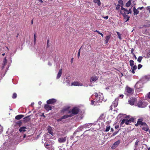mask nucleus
Wrapping results in <instances>:
<instances>
[{
  "instance_id": "nucleus-1",
  "label": "nucleus",
  "mask_w": 150,
  "mask_h": 150,
  "mask_svg": "<svg viewBox=\"0 0 150 150\" xmlns=\"http://www.w3.org/2000/svg\"><path fill=\"white\" fill-rule=\"evenodd\" d=\"M95 96V98L94 99V100H95V105H97V103H100L102 102L103 101V96L101 94V95H98L97 93L95 92L94 93Z\"/></svg>"
},
{
  "instance_id": "nucleus-2",
  "label": "nucleus",
  "mask_w": 150,
  "mask_h": 150,
  "mask_svg": "<svg viewBox=\"0 0 150 150\" xmlns=\"http://www.w3.org/2000/svg\"><path fill=\"white\" fill-rule=\"evenodd\" d=\"M144 79H142L140 80L136 84L135 86V88L137 90L143 87Z\"/></svg>"
},
{
  "instance_id": "nucleus-3",
  "label": "nucleus",
  "mask_w": 150,
  "mask_h": 150,
  "mask_svg": "<svg viewBox=\"0 0 150 150\" xmlns=\"http://www.w3.org/2000/svg\"><path fill=\"white\" fill-rule=\"evenodd\" d=\"M125 91L127 93V95H131L133 93L134 90L133 88L127 86L125 88Z\"/></svg>"
},
{
  "instance_id": "nucleus-4",
  "label": "nucleus",
  "mask_w": 150,
  "mask_h": 150,
  "mask_svg": "<svg viewBox=\"0 0 150 150\" xmlns=\"http://www.w3.org/2000/svg\"><path fill=\"white\" fill-rule=\"evenodd\" d=\"M79 111V109L77 107H74L71 109V114L73 116L77 114Z\"/></svg>"
},
{
  "instance_id": "nucleus-5",
  "label": "nucleus",
  "mask_w": 150,
  "mask_h": 150,
  "mask_svg": "<svg viewBox=\"0 0 150 150\" xmlns=\"http://www.w3.org/2000/svg\"><path fill=\"white\" fill-rule=\"evenodd\" d=\"M56 102V100L54 98L49 99L47 101V103L48 104H53Z\"/></svg>"
},
{
  "instance_id": "nucleus-6",
  "label": "nucleus",
  "mask_w": 150,
  "mask_h": 150,
  "mask_svg": "<svg viewBox=\"0 0 150 150\" xmlns=\"http://www.w3.org/2000/svg\"><path fill=\"white\" fill-rule=\"evenodd\" d=\"M120 143V141L118 140L116 142H115L112 145L111 147V148L112 149H114L118 146Z\"/></svg>"
},
{
  "instance_id": "nucleus-7",
  "label": "nucleus",
  "mask_w": 150,
  "mask_h": 150,
  "mask_svg": "<svg viewBox=\"0 0 150 150\" xmlns=\"http://www.w3.org/2000/svg\"><path fill=\"white\" fill-rule=\"evenodd\" d=\"M134 118L133 117H132L129 120H127L126 119V122H125V123L127 125H129L130 123H131L132 122H134Z\"/></svg>"
},
{
  "instance_id": "nucleus-8",
  "label": "nucleus",
  "mask_w": 150,
  "mask_h": 150,
  "mask_svg": "<svg viewBox=\"0 0 150 150\" xmlns=\"http://www.w3.org/2000/svg\"><path fill=\"white\" fill-rule=\"evenodd\" d=\"M83 85L82 84L78 81H74L71 84V86H81Z\"/></svg>"
},
{
  "instance_id": "nucleus-9",
  "label": "nucleus",
  "mask_w": 150,
  "mask_h": 150,
  "mask_svg": "<svg viewBox=\"0 0 150 150\" xmlns=\"http://www.w3.org/2000/svg\"><path fill=\"white\" fill-rule=\"evenodd\" d=\"M67 140L66 137H64L59 138L58 139V141L59 143H61L65 142Z\"/></svg>"
},
{
  "instance_id": "nucleus-10",
  "label": "nucleus",
  "mask_w": 150,
  "mask_h": 150,
  "mask_svg": "<svg viewBox=\"0 0 150 150\" xmlns=\"http://www.w3.org/2000/svg\"><path fill=\"white\" fill-rule=\"evenodd\" d=\"M137 105L139 107L143 108L145 107L144 104L141 100L139 101L137 103Z\"/></svg>"
},
{
  "instance_id": "nucleus-11",
  "label": "nucleus",
  "mask_w": 150,
  "mask_h": 150,
  "mask_svg": "<svg viewBox=\"0 0 150 150\" xmlns=\"http://www.w3.org/2000/svg\"><path fill=\"white\" fill-rule=\"evenodd\" d=\"M144 123H145V122H142L141 120L139 119L138 120L137 124L135 125L136 127L140 125L143 126Z\"/></svg>"
},
{
  "instance_id": "nucleus-12",
  "label": "nucleus",
  "mask_w": 150,
  "mask_h": 150,
  "mask_svg": "<svg viewBox=\"0 0 150 150\" xmlns=\"http://www.w3.org/2000/svg\"><path fill=\"white\" fill-rule=\"evenodd\" d=\"M70 108V107L69 106H67L64 107L61 110V112L64 113L66 112V111H68Z\"/></svg>"
},
{
  "instance_id": "nucleus-13",
  "label": "nucleus",
  "mask_w": 150,
  "mask_h": 150,
  "mask_svg": "<svg viewBox=\"0 0 150 150\" xmlns=\"http://www.w3.org/2000/svg\"><path fill=\"white\" fill-rule=\"evenodd\" d=\"M52 127L50 126H49L47 128L48 132L52 136L54 135V133L52 132Z\"/></svg>"
},
{
  "instance_id": "nucleus-14",
  "label": "nucleus",
  "mask_w": 150,
  "mask_h": 150,
  "mask_svg": "<svg viewBox=\"0 0 150 150\" xmlns=\"http://www.w3.org/2000/svg\"><path fill=\"white\" fill-rule=\"evenodd\" d=\"M118 105V103L116 99H115L114 101L112 103V105L111 106V109L112 110V107H113L114 108H115Z\"/></svg>"
},
{
  "instance_id": "nucleus-15",
  "label": "nucleus",
  "mask_w": 150,
  "mask_h": 150,
  "mask_svg": "<svg viewBox=\"0 0 150 150\" xmlns=\"http://www.w3.org/2000/svg\"><path fill=\"white\" fill-rule=\"evenodd\" d=\"M45 109L47 111H49L52 110V107L47 103L44 106Z\"/></svg>"
},
{
  "instance_id": "nucleus-16",
  "label": "nucleus",
  "mask_w": 150,
  "mask_h": 150,
  "mask_svg": "<svg viewBox=\"0 0 150 150\" xmlns=\"http://www.w3.org/2000/svg\"><path fill=\"white\" fill-rule=\"evenodd\" d=\"M73 116V115L70 114L69 115H66L61 117L59 119L60 120H61L62 119H65L69 117H70Z\"/></svg>"
},
{
  "instance_id": "nucleus-17",
  "label": "nucleus",
  "mask_w": 150,
  "mask_h": 150,
  "mask_svg": "<svg viewBox=\"0 0 150 150\" xmlns=\"http://www.w3.org/2000/svg\"><path fill=\"white\" fill-rule=\"evenodd\" d=\"M135 100V99L134 98H130L129 99L128 102L130 105H133L134 103Z\"/></svg>"
},
{
  "instance_id": "nucleus-18",
  "label": "nucleus",
  "mask_w": 150,
  "mask_h": 150,
  "mask_svg": "<svg viewBox=\"0 0 150 150\" xmlns=\"http://www.w3.org/2000/svg\"><path fill=\"white\" fill-rule=\"evenodd\" d=\"M142 129L143 130L146 131H147L149 130V127L146 123H144V125H143V127H142Z\"/></svg>"
},
{
  "instance_id": "nucleus-19",
  "label": "nucleus",
  "mask_w": 150,
  "mask_h": 150,
  "mask_svg": "<svg viewBox=\"0 0 150 150\" xmlns=\"http://www.w3.org/2000/svg\"><path fill=\"white\" fill-rule=\"evenodd\" d=\"M120 13H121L122 14L123 16V17L125 18H126V20L125 22H127L129 20V18H130V17L128 16V15H127V14H125V12H124V13H122L121 12H120Z\"/></svg>"
},
{
  "instance_id": "nucleus-20",
  "label": "nucleus",
  "mask_w": 150,
  "mask_h": 150,
  "mask_svg": "<svg viewBox=\"0 0 150 150\" xmlns=\"http://www.w3.org/2000/svg\"><path fill=\"white\" fill-rule=\"evenodd\" d=\"M30 115H29L23 118V121L25 122H27L30 121Z\"/></svg>"
},
{
  "instance_id": "nucleus-21",
  "label": "nucleus",
  "mask_w": 150,
  "mask_h": 150,
  "mask_svg": "<svg viewBox=\"0 0 150 150\" xmlns=\"http://www.w3.org/2000/svg\"><path fill=\"white\" fill-rule=\"evenodd\" d=\"M98 79V78L96 76H92L90 79V82H92L93 81H96Z\"/></svg>"
},
{
  "instance_id": "nucleus-22",
  "label": "nucleus",
  "mask_w": 150,
  "mask_h": 150,
  "mask_svg": "<svg viewBox=\"0 0 150 150\" xmlns=\"http://www.w3.org/2000/svg\"><path fill=\"white\" fill-rule=\"evenodd\" d=\"M24 115H16L15 117V118L17 120H19L21 119L22 118L24 117Z\"/></svg>"
},
{
  "instance_id": "nucleus-23",
  "label": "nucleus",
  "mask_w": 150,
  "mask_h": 150,
  "mask_svg": "<svg viewBox=\"0 0 150 150\" xmlns=\"http://www.w3.org/2000/svg\"><path fill=\"white\" fill-rule=\"evenodd\" d=\"M138 9H136L135 6L133 7V14L134 15H137L139 13V11L138 10Z\"/></svg>"
},
{
  "instance_id": "nucleus-24",
  "label": "nucleus",
  "mask_w": 150,
  "mask_h": 150,
  "mask_svg": "<svg viewBox=\"0 0 150 150\" xmlns=\"http://www.w3.org/2000/svg\"><path fill=\"white\" fill-rule=\"evenodd\" d=\"M62 74V69H60L57 74V79H59L61 76Z\"/></svg>"
},
{
  "instance_id": "nucleus-25",
  "label": "nucleus",
  "mask_w": 150,
  "mask_h": 150,
  "mask_svg": "<svg viewBox=\"0 0 150 150\" xmlns=\"http://www.w3.org/2000/svg\"><path fill=\"white\" fill-rule=\"evenodd\" d=\"M110 36H111L110 35H107L105 37V43L106 44H107L110 38Z\"/></svg>"
},
{
  "instance_id": "nucleus-26",
  "label": "nucleus",
  "mask_w": 150,
  "mask_h": 150,
  "mask_svg": "<svg viewBox=\"0 0 150 150\" xmlns=\"http://www.w3.org/2000/svg\"><path fill=\"white\" fill-rule=\"evenodd\" d=\"M27 129V128L26 127H21L19 129V131L20 132H24L26 131L25 129Z\"/></svg>"
},
{
  "instance_id": "nucleus-27",
  "label": "nucleus",
  "mask_w": 150,
  "mask_h": 150,
  "mask_svg": "<svg viewBox=\"0 0 150 150\" xmlns=\"http://www.w3.org/2000/svg\"><path fill=\"white\" fill-rule=\"evenodd\" d=\"M132 68V69L131 72L132 73L134 74L135 73L134 70L137 69V66L136 65H134Z\"/></svg>"
},
{
  "instance_id": "nucleus-28",
  "label": "nucleus",
  "mask_w": 150,
  "mask_h": 150,
  "mask_svg": "<svg viewBox=\"0 0 150 150\" xmlns=\"http://www.w3.org/2000/svg\"><path fill=\"white\" fill-rule=\"evenodd\" d=\"M140 141L139 139H137L135 143L134 147L135 148H137V146L139 144Z\"/></svg>"
},
{
  "instance_id": "nucleus-29",
  "label": "nucleus",
  "mask_w": 150,
  "mask_h": 150,
  "mask_svg": "<svg viewBox=\"0 0 150 150\" xmlns=\"http://www.w3.org/2000/svg\"><path fill=\"white\" fill-rule=\"evenodd\" d=\"M94 2L95 3L97 4L99 6H100L101 5V3L100 0H94Z\"/></svg>"
},
{
  "instance_id": "nucleus-30",
  "label": "nucleus",
  "mask_w": 150,
  "mask_h": 150,
  "mask_svg": "<svg viewBox=\"0 0 150 150\" xmlns=\"http://www.w3.org/2000/svg\"><path fill=\"white\" fill-rule=\"evenodd\" d=\"M7 62V60L6 59V57H5L3 63V67H4V66L6 64Z\"/></svg>"
},
{
  "instance_id": "nucleus-31",
  "label": "nucleus",
  "mask_w": 150,
  "mask_h": 150,
  "mask_svg": "<svg viewBox=\"0 0 150 150\" xmlns=\"http://www.w3.org/2000/svg\"><path fill=\"white\" fill-rule=\"evenodd\" d=\"M16 124L19 127H20L22 125V121L21 120L17 122H16Z\"/></svg>"
},
{
  "instance_id": "nucleus-32",
  "label": "nucleus",
  "mask_w": 150,
  "mask_h": 150,
  "mask_svg": "<svg viewBox=\"0 0 150 150\" xmlns=\"http://www.w3.org/2000/svg\"><path fill=\"white\" fill-rule=\"evenodd\" d=\"M130 65L131 67H132L134 64V62L133 60H130L129 61Z\"/></svg>"
},
{
  "instance_id": "nucleus-33",
  "label": "nucleus",
  "mask_w": 150,
  "mask_h": 150,
  "mask_svg": "<svg viewBox=\"0 0 150 150\" xmlns=\"http://www.w3.org/2000/svg\"><path fill=\"white\" fill-rule=\"evenodd\" d=\"M44 146L47 149H49L50 147H49V146H50V144H48V143L45 142L44 144Z\"/></svg>"
},
{
  "instance_id": "nucleus-34",
  "label": "nucleus",
  "mask_w": 150,
  "mask_h": 150,
  "mask_svg": "<svg viewBox=\"0 0 150 150\" xmlns=\"http://www.w3.org/2000/svg\"><path fill=\"white\" fill-rule=\"evenodd\" d=\"M131 4V1L130 0L126 4V6L127 7H129Z\"/></svg>"
},
{
  "instance_id": "nucleus-35",
  "label": "nucleus",
  "mask_w": 150,
  "mask_h": 150,
  "mask_svg": "<svg viewBox=\"0 0 150 150\" xmlns=\"http://www.w3.org/2000/svg\"><path fill=\"white\" fill-rule=\"evenodd\" d=\"M143 58V57L142 56H139L138 57L137 59V61L140 63Z\"/></svg>"
},
{
  "instance_id": "nucleus-36",
  "label": "nucleus",
  "mask_w": 150,
  "mask_h": 150,
  "mask_svg": "<svg viewBox=\"0 0 150 150\" xmlns=\"http://www.w3.org/2000/svg\"><path fill=\"white\" fill-rule=\"evenodd\" d=\"M36 34L35 33L34 34V44H35L36 43Z\"/></svg>"
},
{
  "instance_id": "nucleus-37",
  "label": "nucleus",
  "mask_w": 150,
  "mask_h": 150,
  "mask_svg": "<svg viewBox=\"0 0 150 150\" xmlns=\"http://www.w3.org/2000/svg\"><path fill=\"white\" fill-rule=\"evenodd\" d=\"M110 129V126H107L106 127V129L105 130V131L108 132L109 131Z\"/></svg>"
},
{
  "instance_id": "nucleus-38",
  "label": "nucleus",
  "mask_w": 150,
  "mask_h": 150,
  "mask_svg": "<svg viewBox=\"0 0 150 150\" xmlns=\"http://www.w3.org/2000/svg\"><path fill=\"white\" fill-rule=\"evenodd\" d=\"M125 122H126V119H124L122 120V121L121 123H120L121 126L122 125V124L125 123Z\"/></svg>"
},
{
  "instance_id": "nucleus-39",
  "label": "nucleus",
  "mask_w": 150,
  "mask_h": 150,
  "mask_svg": "<svg viewBox=\"0 0 150 150\" xmlns=\"http://www.w3.org/2000/svg\"><path fill=\"white\" fill-rule=\"evenodd\" d=\"M118 4H120L121 6L123 5V3L122 0H120L118 1Z\"/></svg>"
},
{
  "instance_id": "nucleus-40",
  "label": "nucleus",
  "mask_w": 150,
  "mask_h": 150,
  "mask_svg": "<svg viewBox=\"0 0 150 150\" xmlns=\"http://www.w3.org/2000/svg\"><path fill=\"white\" fill-rule=\"evenodd\" d=\"M17 96V95L16 93H14L13 94L12 96V98L13 99H15L16 98Z\"/></svg>"
},
{
  "instance_id": "nucleus-41",
  "label": "nucleus",
  "mask_w": 150,
  "mask_h": 150,
  "mask_svg": "<svg viewBox=\"0 0 150 150\" xmlns=\"http://www.w3.org/2000/svg\"><path fill=\"white\" fill-rule=\"evenodd\" d=\"M117 33L118 36V38H119V39H120V40H121L122 38L121 37V35L120 33L119 32H117Z\"/></svg>"
},
{
  "instance_id": "nucleus-42",
  "label": "nucleus",
  "mask_w": 150,
  "mask_h": 150,
  "mask_svg": "<svg viewBox=\"0 0 150 150\" xmlns=\"http://www.w3.org/2000/svg\"><path fill=\"white\" fill-rule=\"evenodd\" d=\"M134 51V50L133 48H132L131 50V53L134 56H135V54L133 52Z\"/></svg>"
},
{
  "instance_id": "nucleus-43",
  "label": "nucleus",
  "mask_w": 150,
  "mask_h": 150,
  "mask_svg": "<svg viewBox=\"0 0 150 150\" xmlns=\"http://www.w3.org/2000/svg\"><path fill=\"white\" fill-rule=\"evenodd\" d=\"M142 67V65L141 64H139L138 66V69H139Z\"/></svg>"
},
{
  "instance_id": "nucleus-44",
  "label": "nucleus",
  "mask_w": 150,
  "mask_h": 150,
  "mask_svg": "<svg viewBox=\"0 0 150 150\" xmlns=\"http://www.w3.org/2000/svg\"><path fill=\"white\" fill-rule=\"evenodd\" d=\"M49 40H47V48H48L49 46H50V45H49Z\"/></svg>"
},
{
  "instance_id": "nucleus-45",
  "label": "nucleus",
  "mask_w": 150,
  "mask_h": 150,
  "mask_svg": "<svg viewBox=\"0 0 150 150\" xmlns=\"http://www.w3.org/2000/svg\"><path fill=\"white\" fill-rule=\"evenodd\" d=\"M119 130L117 132H114L112 134V135L113 136H115L116 134L119 132Z\"/></svg>"
},
{
  "instance_id": "nucleus-46",
  "label": "nucleus",
  "mask_w": 150,
  "mask_h": 150,
  "mask_svg": "<svg viewBox=\"0 0 150 150\" xmlns=\"http://www.w3.org/2000/svg\"><path fill=\"white\" fill-rule=\"evenodd\" d=\"M120 5L118 4L116 7V9L117 10L119 9L120 8Z\"/></svg>"
},
{
  "instance_id": "nucleus-47",
  "label": "nucleus",
  "mask_w": 150,
  "mask_h": 150,
  "mask_svg": "<svg viewBox=\"0 0 150 150\" xmlns=\"http://www.w3.org/2000/svg\"><path fill=\"white\" fill-rule=\"evenodd\" d=\"M81 49V48L79 50V52H78V58H79V56H80V50Z\"/></svg>"
},
{
  "instance_id": "nucleus-48",
  "label": "nucleus",
  "mask_w": 150,
  "mask_h": 150,
  "mask_svg": "<svg viewBox=\"0 0 150 150\" xmlns=\"http://www.w3.org/2000/svg\"><path fill=\"white\" fill-rule=\"evenodd\" d=\"M146 9L148 10L150 13V6H148L146 8Z\"/></svg>"
},
{
  "instance_id": "nucleus-49",
  "label": "nucleus",
  "mask_w": 150,
  "mask_h": 150,
  "mask_svg": "<svg viewBox=\"0 0 150 150\" xmlns=\"http://www.w3.org/2000/svg\"><path fill=\"white\" fill-rule=\"evenodd\" d=\"M104 113H103V114H102L100 117V119H102L103 118V117H102L104 116Z\"/></svg>"
},
{
  "instance_id": "nucleus-50",
  "label": "nucleus",
  "mask_w": 150,
  "mask_h": 150,
  "mask_svg": "<svg viewBox=\"0 0 150 150\" xmlns=\"http://www.w3.org/2000/svg\"><path fill=\"white\" fill-rule=\"evenodd\" d=\"M125 14H129V13H131L132 12V11H130V12H129L128 11V10H127V11H126V12H125Z\"/></svg>"
},
{
  "instance_id": "nucleus-51",
  "label": "nucleus",
  "mask_w": 150,
  "mask_h": 150,
  "mask_svg": "<svg viewBox=\"0 0 150 150\" xmlns=\"http://www.w3.org/2000/svg\"><path fill=\"white\" fill-rule=\"evenodd\" d=\"M3 131L2 127L0 125V133Z\"/></svg>"
},
{
  "instance_id": "nucleus-52",
  "label": "nucleus",
  "mask_w": 150,
  "mask_h": 150,
  "mask_svg": "<svg viewBox=\"0 0 150 150\" xmlns=\"http://www.w3.org/2000/svg\"><path fill=\"white\" fill-rule=\"evenodd\" d=\"M95 103V100H91V104L93 105L94 103Z\"/></svg>"
},
{
  "instance_id": "nucleus-53",
  "label": "nucleus",
  "mask_w": 150,
  "mask_h": 150,
  "mask_svg": "<svg viewBox=\"0 0 150 150\" xmlns=\"http://www.w3.org/2000/svg\"><path fill=\"white\" fill-rule=\"evenodd\" d=\"M144 8V7L143 6H142V7H138V8H137V9H138V10H142V9H143Z\"/></svg>"
},
{
  "instance_id": "nucleus-54",
  "label": "nucleus",
  "mask_w": 150,
  "mask_h": 150,
  "mask_svg": "<svg viewBox=\"0 0 150 150\" xmlns=\"http://www.w3.org/2000/svg\"><path fill=\"white\" fill-rule=\"evenodd\" d=\"M103 17L105 19L107 20L108 18V16H103Z\"/></svg>"
},
{
  "instance_id": "nucleus-55",
  "label": "nucleus",
  "mask_w": 150,
  "mask_h": 150,
  "mask_svg": "<svg viewBox=\"0 0 150 150\" xmlns=\"http://www.w3.org/2000/svg\"><path fill=\"white\" fill-rule=\"evenodd\" d=\"M148 98L150 99V92L148 94Z\"/></svg>"
},
{
  "instance_id": "nucleus-56",
  "label": "nucleus",
  "mask_w": 150,
  "mask_h": 150,
  "mask_svg": "<svg viewBox=\"0 0 150 150\" xmlns=\"http://www.w3.org/2000/svg\"><path fill=\"white\" fill-rule=\"evenodd\" d=\"M48 64L50 66H51L52 65V64L50 62H48Z\"/></svg>"
},
{
  "instance_id": "nucleus-57",
  "label": "nucleus",
  "mask_w": 150,
  "mask_h": 150,
  "mask_svg": "<svg viewBox=\"0 0 150 150\" xmlns=\"http://www.w3.org/2000/svg\"><path fill=\"white\" fill-rule=\"evenodd\" d=\"M123 6H121V9L122 10H124V8L123 7Z\"/></svg>"
},
{
  "instance_id": "nucleus-58",
  "label": "nucleus",
  "mask_w": 150,
  "mask_h": 150,
  "mask_svg": "<svg viewBox=\"0 0 150 150\" xmlns=\"http://www.w3.org/2000/svg\"><path fill=\"white\" fill-rule=\"evenodd\" d=\"M119 126L118 125H116L115 126V129H117L119 128Z\"/></svg>"
},
{
  "instance_id": "nucleus-59",
  "label": "nucleus",
  "mask_w": 150,
  "mask_h": 150,
  "mask_svg": "<svg viewBox=\"0 0 150 150\" xmlns=\"http://www.w3.org/2000/svg\"><path fill=\"white\" fill-rule=\"evenodd\" d=\"M124 95L122 94L120 95V97L122 98L123 97Z\"/></svg>"
},
{
  "instance_id": "nucleus-60",
  "label": "nucleus",
  "mask_w": 150,
  "mask_h": 150,
  "mask_svg": "<svg viewBox=\"0 0 150 150\" xmlns=\"http://www.w3.org/2000/svg\"><path fill=\"white\" fill-rule=\"evenodd\" d=\"M34 102H33L32 103H31V104L30 105L32 106V107H33V105H34Z\"/></svg>"
},
{
  "instance_id": "nucleus-61",
  "label": "nucleus",
  "mask_w": 150,
  "mask_h": 150,
  "mask_svg": "<svg viewBox=\"0 0 150 150\" xmlns=\"http://www.w3.org/2000/svg\"><path fill=\"white\" fill-rule=\"evenodd\" d=\"M68 111V113H71V110H69Z\"/></svg>"
},
{
  "instance_id": "nucleus-62",
  "label": "nucleus",
  "mask_w": 150,
  "mask_h": 150,
  "mask_svg": "<svg viewBox=\"0 0 150 150\" xmlns=\"http://www.w3.org/2000/svg\"><path fill=\"white\" fill-rule=\"evenodd\" d=\"M95 32H97V33H98V34H99V33H100L99 31L97 30H96L95 31Z\"/></svg>"
},
{
  "instance_id": "nucleus-63",
  "label": "nucleus",
  "mask_w": 150,
  "mask_h": 150,
  "mask_svg": "<svg viewBox=\"0 0 150 150\" xmlns=\"http://www.w3.org/2000/svg\"><path fill=\"white\" fill-rule=\"evenodd\" d=\"M73 58H72L71 59V63H72L73 62Z\"/></svg>"
},
{
  "instance_id": "nucleus-64",
  "label": "nucleus",
  "mask_w": 150,
  "mask_h": 150,
  "mask_svg": "<svg viewBox=\"0 0 150 150\" xmlns=\"http://www.w3.org/2000/svg\"><path fill=\"white\" fill-rule=\"evenodd\" d=\"M125 11V12H126V11H127V9H126V8H124V10Z\"/></svg>"
}]
</instances>
